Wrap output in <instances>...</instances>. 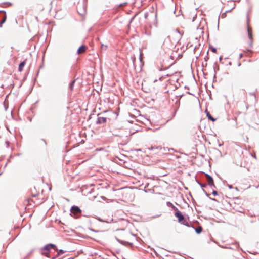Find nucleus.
Instances as JSON below:
<instances>
[{
  "mask_svg": "<svg viewBox=\"0 0 259 259\" xmlns=\"http://www.w3.org/2000/svg\"><path fill=\"white\" fill-rule=\"evenodd\" d=\"M52 250H57L58 248L56 245L50 243L42 247L40 249V252L42 255L52 258V256L50 255Z\"/></svg>",
  "mask_w": 259,
  "mask_h": 259,
  "instance_id": "nucleus-1",
  "label": "nucleus"
},
{
  "mask_svg": "<svg viewBox=\"0 0 259 259\" xmlns=\"http://www.w3.org/2000/svg\"><path fill=\"white\" fill-rule=\"evenodd\" d=\"M70 215L73 217L75 219L78 218L82 213V210L80 208L76 205H73L70 208Z\"/></svg>",
  "mask_w": 259,
  "mask_h": 259,
  "instance_id": "nucleus-2",
  "label": "nucleus"
},
{
  "mask_svg": "<svg viewBox=\"0 0 259 259\" xmlns=\"http://www.w3.org/2000/svg\"><path fill=\"white\" fill-rule=\"evenodd\" d=\"M174 215L177 218L179 223L188 227H190V224L184 221V216L180 210H178V212H175Z\"/></svg>",
  "mask_w": 259,
  "mask_h": 259,
  "instance_id": "nucleus-3",
  "label": "nucleus"
},
{
  "mask_svg": "<svg viewBox=\"0 0 259 259\" xmlns=\"http://www.w3.org/2000/svg\"><path fill=\"white\" fill-rule=\"evenodd\" d=\"M101 114L102 113H100L97 114L98 118L96 121L97 124H101L102 123H105L107 121V118L100 116Z\"/></svg>",
  "mask_w": 259,
  "mask_h": 259,
  "instance_id": "nucleus-4",
  "label": "nucleus"
},
{
  "mask_svg": "<svg viewBox=\"0 0 259 259\" xmlns=\"http://www.w3.org/2000/svg\"><path fill=\"white\" fill-rule=\"evenodd\" d=\"M0 18L2 19L0 23V27H1L2 26V24L6 22L7 19L6 12L5 11L0 10Z\"/></svg>",
  "mask_w": 259,
  "mask_h": 259,
  "instance_id": "nucleus-5",
  "label": "nucleus"
},
{
  "mask_svg": "<svg viewBox=\"0 0 259 259\" xmlns=\"http://www.w3.org/2000/svg\"><path fill=\"white\" fill-rule=\"evenodd\" d=\"M77 10L79 15H83L86 12V7L84 5H79L77 7Z\"/></svg>",
  "mask_w": 259,
  "mask_h": 259,
  "instance_id": "nucleus-6",
  "label": "nucleus"
},
{
  "mask_svg": "<svg viewBox=\"0 0 259 259\" xmlns=\"http://www.w3.org/2000/svg\"><path fill=\"white\" fill-rule=\"evenodd\" d=\"M55 252H57V253L54 256H52V259H56L57 257H58L59 256L61 255L63 253H64L66 251L63 250V249H58L57 250H54Z\"/></svg>",
  "mask_w": 259,
  "mask_h": 259,
  "instance_id": "nucleus-7",
  "label": "nucleus"
},
{
  "mask_svg": "<svg viewBox=\"0 0 259 259\" xmlns=\"http://www.w3.org/2000/svg\"><path fill=\"white\" fill-rule=\"evenodd\" d=\"M88 47L87 46L84 45H81L77 49V53L79 54L81 52H84L87 50Z\"/></svg>",
  "mask_w": 259,
  "mask_h": 259,
  "instance_id": "nucleus-8",
  "label": "nucleus"
},
{
  "mask_svg": "<svg viewBox=\"0 0 259 259\" xmlns=\"http://www.w3.org/2000/svg\"><path fill=\"white\" fill-rule=\"evenodd\" d=\"M190 227H191L195 230V232L197 234H199L202 232L203 229H202V227L200 226H199L197 227H195L192 225H190Z\"/></svg>",
  "mask_w": 259,
  "mask_h": 259,
  "instance_id": "nucleus-9",
  "label": "nucleus"
},
{
  "mask_svg": "<svg viewBox=\"0 0 259 259\" xmlns=\"http://www.w3.org/2000/svg\"><path fill=\"white\" fill-rule=\"evenodd\" d=\"M230 3H231L232 5H233V7L231 8L229 10H226L224 13H223L222 15V17L223 18V17H225L226 15V13H228V12H230L232 10H233L235 7V4L234 3V1H231L230 2Z\"/></svg>",
  "mask_w": 259,
  "mask_h": 259,
  "instance_id": "nucleus-10",
  "label": "nucleus"
},
{
  "mask_svg": "<svg viewBox=\"0 0 259 259\" xmlns=\"http://www.w3.org/2000/svg\"><path fill=\"white\" fill-rule=\"evenodd\" d=\"M205 113L206 114V117L208 120H211L212 122H214L217 120V118L212 117L210 113L207 110H205Z\"/></svg>",
  "mask_w": 259,
  "mask_h": 259,
  "instance_id": "nucleus-11",
  "label": "nucleus"
},
{
  "mask_svg": "<svg viewBox=\"0 0 259 259\" xmlns=\"http://www.w3.org/2000/svg\"><path fill=\"white\" fill-rule=\"evenodd\" d=\"M26 64V60H24L23 61H21L19 64L18 66V71L19 72H22L23 70V68L24 66Z\"/></svg>",
  "mask_w": 259,
  "mask_h": 259,
  "instance_id": "nucleus-12",
  "label": "nucleus"
},
{
  "mask_svg": "<svg viewBox=\"0 0 259 259\" xmlns=\"http://www.w3.org/2000/svg\"><path fill=\"white\" fill-rule=\"evenodd\" d=\"M175 104L176 105L177 107H176V109H175L174 114H173V117H174L175 116L177 111L178 110V109L179 108L180 105V99H178V100H177V101L175 102Z\"/></svg>",
  "mask_w": 259,
  "mask_h": 259,
  "instance_id": "nucleus-13",
  "label": "nucleus"
},
{
  "mask_svg": "<svg viewBox=\"0 0 259 259\" xmlns=\"http://www.w3.org/2000/svg\"><path fill=\"white\" fill-rule=\"evenodd\" d=\"M75 81L76 79H74L69 83V88L71 91H72L73 90Z\"/></svg>",
  "mask_w": 259,
  "mask_h": 259,
  "instance_id": "nucleus-14",
  "label": "nucleus"
},
{
  "mask_svg": "<svg viewBox=\"0 0 259 259\" xmlns=\"http://www.w3.org/2000/svg\"><path fill=\"white\" fill-rule=\"evenodd\" d=\"M205 176L208 178V183H211V182H213L214 181H213V178L212 177V176H211L210 175L207 174H206V173H204Z\"/></svg>",
  "mask_w": 259,
  "mask_h": 259,
  "instance_id": "nucleus-15",
  "label": "nucleus"
},
{
  "mask_svg": "<svg viewBox=\"0 0 259 259\" xmlns=\"http://www.w3.org/2000/svg\"><path fill=\"white\" fill-rule=\"evenodd\" d=\"M209 50H210L212 52L216 53L217 52V48L212 46L211 44L209 45Z\"/></svg>",
  "mask_w": 259,
  "mask_h": 259,
  "instance_id": "nucleus-16",
  "label": "nucleus"
},
{
  "mask_svg": "<svg viewBox=\"0 0 259 259\" xmlns=\"http://www.w3.org/2000/svg\"><path fill=\"white\" fill-rule=\"evenodd\" d=\"M248 37L250 40H253V36L249 28H247Z\"/></svg>",
  "mask_w": 259,
  "mask_h": 259,
  "instance_id": "nucleus-17",
  "label": "nucleus"
},
{
  "mask_svg": "<svg viewBox=\"0 0 259 259\" xmlns=\"http://www.w3.org/2000/svg\"><path fill=\"white\" fill-rule=\"evenodd\" d=\"M196 182L202 188V189H204V188L206 187L207 185L206 184H203L200 182L199 181L196 180Z\"/></svg>",
  "mask_w": 259,
  "mask_h": 259,
  "instance_id": "nucleus-18",
  "label": "nucleus"
},
{
  "mask_svg": "<svg viewBox=\"0 0 259 259\" xmlns=\"http://www.w3.org/2000/svg\"><path fill=\"white\" fill-rule=\"evenodd\" d=\"M119 243L125 246H127V241H126L121 240L120 242H119Z\"/></svg>",
  "mask_w": 259,
  "mask_h": 259,
  "instance_id": "nucleus-19",
  "label": "nucleus"
},
{
  "mask_svg": "<svg viewBox=\"0 0 259 259\" xmlns=\"http://www.w3.org/2000/svg\"><path fill=\"white\" fill-rule=\"evenodd\" d=\"M213 70L214 71V74L213 77V82H215L217 81V75H216V73H215V68H214Z\"/></svg>",
  "mask_w": 259,
  "mask_h": 259,
  "instance_id": "nucleus-20",
  "label": "nucleus"
},
{
  "mask_svg": "<svg viewBox=\"0 0 259 259\" xmlns=\"http://www.w3.org/2000/svg\"><path fill=\"white\" fill-rule=\"evenodd\" d=\"M89 229L92 231V232H96V233H97V232H100L101 231H99V230H95L94 229L92 228H89Z\"/></svg>",
  "mask_w": 259,
  "mask_h": 259,
  "instance_id": "nucleus-21",
  "label": "nucleus"
},
{
  "mask_svg": "<svg viewBox=\"0 0 259 259\" xmlns=\"http://www.w3.org/2000/svg\"><path fill=\"white\" fill-rule=\"evenodd\" d=\"M116 222L117 221H115L113 219H111V220H110V221H108V220H106V223H110L111 222L115 223V222Z\"/></svg>",
  "mask_w": 259,
  "mask_h": 259,
  "instance_id": "nucleus-22",
  "label": "nucleus"
},
{
  "mask_svg": "<svg viewBox=\"0 0 259 259\" xmlns=\"http://www.w3.org/2000/svg\"><path fill=\"white\" fill-rule=\"evenodd\" d=\"M107 45H104V44H101V49L102 50H105L107 49Z\"/></svg>",
  "mask_w": 259,
  "mask_h": 259,
  "instance_id": "nucleus-23",
  "label": "nucleus"
},
{
  "mask_svg": "<svg viewBox=\"0 0 259 259\" xmlns=\"http://www.w3.org/2000/svg\"><path fill=\"white\" fill-rule=\"evenodd\" d=\"M113 135L115 136V137H122L123 136L121 135V134H118V133H116L115 132L113 133Z\"/></svg>",
  "mask_w": 259,
  "mask_h": 259,
  "instance_id": "nucleus-24",
  "label": "nucleus"
},
{
  "mask_svg": "<svg viewBox=\"0 0 259 259\" xmlns=\"http://www.w3.org/2000/svg\"><path fill=\"white\" fill-rule=\"evenodd\" d=\"M244 52L247 53V54H249L250 53L252 52V51L250 50V49H246L245 51H244Z\"/></svg>",
  "mask_w": 259,
  "mask_h": 259,
  "instance_id": "nucleus-25",
  "label": "nucleus"
},
{
  "mask_svg": "<svg viewBox=\"0 0 259 259\" xmlns=\"http://www.w3.org/2000/svg\"><path fill=\"white\" fill-rule=\"evenodd\" d=\"M208 53H209V50L207 52V55H206V56L204 58V60H205V62H207V60L209 59Z\"/></svg>",
  "mask_w": 259,
  "mask_h": 259,
  "instance_id": "nucleus-26",
  "label": "nucleus"
},
{
  "mask_svg": "<svg viewBox=\"0 0 259 259\" xmlns=\"http://www.w3.org/2000/svg\"><path fill=\"white\" fill-rule=\"evenodd\" d=\"M212 194L213 196H216L218 195V193L217 191L213 190L212 192Z\"/></svg>",
  "mask_w": 259,
  "mask_h": 259,
  "instance_id": "nucleus-27",
  "label": "nucleus"
},
{
  "mask_svg": "<svg viewBox=\"0 0 259 259\" xmlns=\"http://www.w3.org/2000/svg\"><path fill=\"white\" fill-rule=\"evenodd\" d=\"M208 185L210 186V187H214L215 188V186L214 185V182L211 183H208Z\"/></svg>",
  "mask_w": 259,
  "mask_h": 259,
  "instance_id": "nucleus-28",
  "label": "nucleus"
},
{
  "mask_svg": "<svg viewBox=\"0 0 259 259\" xmlns=\"http://www.w3.org/2000/svg\"><path fill=\"white\" fill-rule=\"evenodd\" d=\"M202 191L204 192V193L205 194V195L209 198V194L206 191V190L204 189H202Z\"/></svg>",
  "mask_w": 259,
  "mask_h": 259,
  "instance_id": "nucleus-29",
  "label": "nucleus"
},
{
  "mask_svg": "<svg viewBox=\"0 0 259 259\" xmlns=\"http://www.w3.org/2000/svg\"><path fill=\"white\" fill-rule=\"evenodd\" d=\"M166 205L170 207L171 205H172V203L169 201L166 202Z\"/></svg>",
  "mask_w": 259,
  "mask_h": 259,
  "instance_id": "nucleus-30",
  "label": "nucleus"
},
{
  "mask_svg": "<svg viewBox=\"0 0 259 259\" xmlns=\"http://www.w3.org/2000/svg\"><path fill=\"white\" fill-rule=\"evenodd\" d=\"M149 16V14L148 12H146L145 14H144V18L145 19H147L148 18Z\"/></svg>",
  "mask_w": 259,
  "mask_h": 259,
  "instance_id": "nucleus-31",
  "label": "nucleus"
},
{
  "mask_svg": "<svg viewBox=\"0 0 259 259\" xmlns=\"http://www.w3.org/2000/svg\"><path fill=\"white\" fill-rule=\"evenodd\" d=\"M4 107L5 108V109L6 111L7 110L8 108V104H6L5 103H4Z\"/></svg>",
  "mask_w": 259,
  "mask_h": 259,
  "instance_id": "nucleus-32",
  "label": "nucleus"
},
{
  "mask_svg": "<svg viewBox=\"0 0 259 259\" xmlns=\"http://www.w3.org/2000/svg\"><path fill=\"white\" fill-rule=\"evenodd\" d=\"M41 140L44 142L45 147H46L47 145V143L46 141L44 139H41Z\"/></svg>",
  "mask_w": 259,
  "mask_h": 259,
  "instance_id": "nucleus-33",
  "label": "nucleus"
},
{
  "mask_svg": "<svg viewBox=\"0 0 259 259\" xmlns=\"http://www.w3.org/2000/svg\"><path fill=\"white\" fill-rule=\"evenodd\" d=\"M172 209L175 211V212H178V210H179L178 208L175 206L172 208Z\"/></svg>",
  "mask_w": 259,
  "mask_h": 259,
  "instance_id": "nucleus-34",
  "label": "nucleus"
},
{
  "mask_svg": "<svg viewBox=\"0 0 259 259\" xmlns=\"http://www.w3.org/2000/svg\"><path fill=\"white\" fill-rule=\"evenodd\" d=\"M197 29L198 30L199 29L201 31V33L203 34L204 32H203V28H200V29L198 27H197Z\"/></svg>",
  "mask_w": 259,
  "mask_h": 259,
  "instance_id": "nucleus-35",
  "label": "nucleus"
},
{
  "mask_svg": "<svg viewBox=\"0 0 259 259\" xmlns=\"http://www.w3.org/2000/svg\"><path fill=\"white\" fill-rule=\"evenodd\" d=\"M98 220L101 222H106V221L103 220L102 219H101V218H98Z\"/></svg>",
  "mask_w": 259,
  "mask_h": 259,
  "instance_id": "nucleus-36",
  "label": "nucleus"
},
{
  "mask_svg": "<svg viewBox=\"0 0 259 259\" xmlns=\"http://www.w3.org/2000/svg\"><path fill=\"white\" fill-rule=\"evenodd\" d=\"M252 41L253 40H250V42L249 44V46L250 47H252Z\"/></svg>",
  "mask_w": 259,
  "mask_h": 259,
  "instance_id": "nucleus-37",
  "label": "nucleus"
},
{
  "mask_svg": "<svg viewBox=\"0 0 259 259\" xmlns=\"http://www.w3.org/2000/svg\"><path fill=\"white\" fill-rule=\"evenodd\" d=\"M209 198L213 201L218 202L217 200L215 198H212L210 197H209Z\"/></svg>",
  "mask_w": 259,
  "mask_h": 259,
  "instance_id": "nucleus-38",
  "label": "nucleus"
},
{
  "mask_svg": "<svg viewBox=\"0 0 259 259\" xmlns=\"http://www.w3.org/2000/svg\"><path fill=\"white\" fill-rule=\"evenodd\" d=\"M115 238L116 239V240L118 242H120V239H119V238H118L116 236L115 237Z\"/></svg>",
  "mask_w": 259,
  "mask_h": 259,
  "instance_id": "nucleus-39",
  "label": "nucleus"
},
{
  "mask_svg": "<svg viewBox=\"0 0 259 259\" xmlns=\"http://www.w3.org/2000/svg\"><path fill=\"white\" fill-rule=\"evenodd\" d=\"M183 96H184V94H181V95H179L177 96L176 97H179V99H180L181 98H182V97H183Z\"/></svg>",
  "mask_w": 259,
  "mask_h": 259,
  "instance_id": "nucleus-40",
  "label": "nucleus"
},
{
  "mask_svg": "<svg viewBox=\"0 0 259 259\" xmlns=\"http://www.w3.org/2000/svg\"><path fill=\"white\" fill-rule=\"evenodd\" d=\"M128 245L132 246L133 245V243L127 241V246Z\"/></svg>",
  "mask_w": 259,
  "mask_h": 259,
  "instance_id": "nucleus-41",
  "label": "nucleus"
},
{
  "mask_svg": "<svg viewBox=\"0 0 259 259\" xmlns=\"http://www.w3.org/2000/svg\"><path fill=\"white\" fill-rule=\"evenodd\" d=\"M223 59V56H220L219 57V61L220 62H221L222 63H223V62H222V60Z\"/></svg>",
  "mask_w": 259,
  "mask_h": 259,
  "instance_id": "nucleus-42",
  "label": "nucleus"
},
{
  "mask_svg": "<svg viewBox=\"0 0 259 259\" xmlns=\"http://www.w3.org/2000/svg\"><path fill=\"white\" fill-rule=\"evenodd\" d=\"M228 187L229 189H232L233 188V186L231 185H229V184H228Z\"/></svg>",
  "mask_w": 259,
  "mask_h": 259,
  "instance_id": "nucleus-43",
  "label": "nucleus"
},
{
  "mask_svg": "<svg viewBox=\"0 0 259 259\" xmlns=\"http://www.w3.org/2000/svg\"><path fill=\"white\" fill-rule=\"evenodd\" d=\"M101 198L104 200H105L106 199V198L103 196H101Z\"/></svg>",
  "mask_w": 259,
  "mask_h": 259,
  "instance_id": "nucleus-44",
  "label": "nucleus"
},
{
  "mask_svg": "<svg viewBox=\"0 0 259 259\" xmlns=\"http://www.w3.org/2000/svg\"><path fill=\"white\" fill-rule=\"evenodd\" d=\"M232 0H228V3H229V4H230V6H232V8L233 7V5L231 3H230V2Z\"/></svg>",
  "mask_w": 259,
  "mask_h": 259,
  "instance_id": "nucleus-45",
  "label": "nucleus"
},
{
  "mask_svg": "<svg viewBox=\"0 0 259 259\" xmlns=\"http://www.w3.org/2000/svg\"><path fill=\"white\" fill-rule=\"evenodd\" d=\"M243 56V54L242 53H240L239 54V58L241 59Z\"/></svg>",
  "mask_w": 259,
  "mask_h": 259,
  "instance_id": "nucleus-46",
  "label": "nucleus"
},
{
  "mask_svg": "<svg viewBox=\"0 0 259 259\" xmlns=\"http://www.w3.org/2000/svg\"><path fill=\"white\" fill-rule=\"evenodd\" d=\"M175 31L176 32H177L178 33H180V31H179V30L178 29H176Z\"/></svg>",
  "mask_w": 259,
  "mask_h": 259,
  "instance_id": "nucleus-47",
  "label": "nucleus"
},
{
  "mask_svg": "<svg viewBox=\"0 0 259 259\" xmlns=\"http://www.w3.org/2000/svg\"><path fill=\"white\" fill-rule=\"evenodd\" d=\"M184 88H185V89H187V90L190 89L189 87L187 85H185Z\"/></svg>",
  "mask_w": 259,
  "mask_h": 259,
  "instance_id": "nucleus-48",
  "label": "nucleus"
},
{
  "mask_svg": "<svg viewBox=\"0 0 259 259\" xmlns=\"http://www.w3.org/2000/svg\"><path fill=\"white\" fill-rule=\"evenodd\" d=\"M226 65H232V62H231V61H229V62H228V64H227Z\"/></svg>",
  "mask_w": 259,
  "mask_h": 259,
  "instance_id": "nucleus-49",
  "label": "nucleus"
},
{
  "mask_svg": "<svg viewBox=\"0 0 259 259\" xmlns=\"http://www.w3.org/2000/svg\"><path fill=\"white\" fill-rule=\"evenodd\" d=\"M179 34H180L181 35V36H182L183 35V34H184V32H183H183H181V31H180V33H179Z\"/></svg>",
  "mask_w": 259,
  "mask_h": 259,
  "instance_id": "nucleus-50",
  "label": "nucleus"
},
{
  "mask_svg": "<svg viewBox=\"0 0 259 259\" xmlns=\"http://www.w3.org/2000/svg\"><path fill=\"white\" fill-rule=\"evenodd\" d=\"M187 94H189V95H193L192 93H191L190 92L188 91L186 92Z\"/></svg>",
  "mask_w": 259,
  "mask_h": 259,
  "instance_id": "nucleus-51",
  "label": "nucleus"
},
{
  "mask_svg": "<svg viewBox=\"0 0 259 259\" xmlns=\"http://www.w3.org/2000/svg\"><path fill=\"white\" fill-rule=\"evenodd\" d=\"M160 215H157V216H153V217H152V218H156V217H159V216H160Z\"/></svg>",
  "mask_w": 259,
  "mask_h": 259,
  "instance_id": "nucleus-52",
  "label": "nucleus"
},
{
  "mask_svg": "<svg viewBox=\"0 0 259 259\" xmlns=\"http://www.w3.org/2000/svg\"><path fill=\"white\" fill-rule=\"evenodd\" d=\"M238 249H240V250H241L242 251H243V250H242V248H241L240 247V246H239V245H238Z\"/></svg>",
  "mask_w": 259,
  "mask_h": 259,
  "instance_id": "nucleus-53",
  "label": "nucleus"
},
{
  "mask_svg": "<svg viewBox=\"0 0 259 259\" xmlns=\"http://www.w3.org/2000/svg\"><path fill=\"white\" fill-rule=\"evenodd\" d=\"M215 68V70L217 69L218 70H219V67L218 66L217 67H214Z\"/></svg>",
  "mask_w": 259,
  "mask_h": 259,
  "instance_id": "nucleus-54",
  "label": "nucleus"
},
{
  "mask_svg": "<svg viewBox=\"0 0 259 259\" xmlns=\"http://www.w3.org/2000/svg\"><path fill=\"white\" fill-rule=\"evenodd\" d=\"M134 150L138 151H141V149H135Z\"/></svg>",
  "mask_w": 259,
  "mask_h": 259,
  "instance_id": "nucleus-55",
  "label": "nucleus"
},
{
  "mask_svg": "<svg viewBox=\"0 0 259 259\" xmlns=\"http://www.w3.org/2000/svg\"><path fill=\"white\" fill-rule=\"evenodd\" d=\"M33 252V250H31L30 253L27 255V256H28L29 254H30L31 253H32Z\"/></svg>",
  "mask_w": 259,
  "mask_h": 259,
  "instance_id": "nucleus-56",
  "label": "nucleus"
},
{
  "mask_svg": "<svg viewBox=\"0 0 259 259\" xmlns=\"http://www.w3.org/2000/svg\"><path fill=\"white\" fill-rule=\"evenodd\" d=\"M175 206V205H174V204H172V205H171L170 207H171L172 209V208Z\"/></svg>",
  "mask_w": 259,
  "mask_h": 259,
  "instance_id": "nucleus-57",
  "label": "nucleus"
},
{
  "mask_svg": "<svg viewBox=\"0 0 259 259\" xmlns=\"http://www.w3.org/2000/svg\"><path fill=\"white\" fill-rule=\"evenodd\" d=\"M205 87L206 88V90H207V84H205Z\"/></svg>",
  "mask_w": 259,
  "mask_h": 259,
  "instance_id": "nucleus-58",
  "label": "nucleus"
},
{
  "mask_svg": "<svg viewBox=\"0 0 259 259\" xmlns=\"http://www.w3.org/2000/svg\"><path fill=\"white\" fill-rule=\"evenodd\" d=\"M7 164H8V162H7V163H6V164L5 165V166H4V168H5V167L7 166Z\"/></svg>",
  "mask_w": 259,
  "mask_h": 259,
  "instance_id": "nucleus-59",
  "label": "nucleus"
},
{
  "mask_svg": "<svg viewBox=\"0 0 259 259\" xmlns=\"http://www.w3.org/2000/svg\"><path fill=\"white\" fill-rule=\"evenodd\" d=\"M38 195V194H35V195H33V197H36V195Z\"/></svg>",
  "mask_w": 259,
  "mask_h": 259,
  "instance_id": "nucleus-60",
  "label": "nucleus"
},
{
  "mask_svg": "<svg viewBox=\"0 0 259 259\" xmlns=\"http://www.w3.org/2000/svg\"><path fill=\"white\" fill-rule=\"evenodd\" d=\"M165 41V39H164V40L163 41V42H162V45H163V44H164Z\"/></svg>",
  "mask_w": 259,
  "mask_h": 259,
  "instance_id": "nucleus-61",
  "label": "nucleus"
},
{
  "mask_svg": "<svg viewBox=\"0 0 259 259\" xmlns=\"http://www.w3.org/2000/svg\"><path fill=\"white\" fill-rule=\"evenodd\" d=\"M241 65V63H239L238 64V66H240Z\"/></svg>",
  "mask_w": 259,
  "mask_h": 259,
  "instance_id": "nucleus-62",
  "label": "nucleus"
},
{
  "mask_svg": "<svg viewBox=\"0 0 259 259\" xmlns=\"http://www.w3.org/2000/svg\"><path fill=\"white\" fill-rule=\"evenodd\" d=\"M39 72V71L38 70V71L37 72V75H38Z\"/></svg>",
  "mask_w": 259,
  "mask_h": 259,
  "instance_id": "nucleus-63",
  "label": "nucleus"
},
{
  "mask_svg": "<svg viewBox=\"0 0 259 259\" xmlns=\"http://www.w3.org/2000/svg\"><path fill=\"white\" fill-rule=\"evenodd\" d=\"M204 66H205V67L207 66V63L206 62L205 63V64H204Z\"/></svg>",
  "mask_w": 259,
  "mask_h": 259,
  "instance_id": "nucleus-64",
  "label": "nucleus"
}]
</instances>
